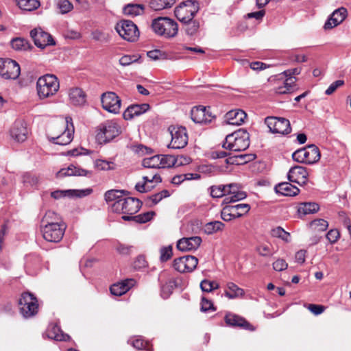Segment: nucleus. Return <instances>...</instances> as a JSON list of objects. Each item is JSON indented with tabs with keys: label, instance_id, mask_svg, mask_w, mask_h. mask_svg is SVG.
Listing matches in <instances>:
<instances>
[{
	"label": "nucleus",
	"instance_id": "a18cd8bd",
	"mask_svg": "<svg viewBox=\"0 0 351 351\" xmlns=\"http://www.w3.org/2000/svg\"><path fill=\"white\" fill-rule=\"evenodd\" d=\"M200 178V176L197 173H185L176 175L171 179V183L173 184H180L184 180H197Z\"/></svg>",
	"mask_w": 351,
	"mask_h": 351
},
{
	"label": "nucleus",
	"instance_id": "6e6d98bb",
	"mask_svg": "<svg viewBox=\"0 0 351 351\" xmlns=\"http://www.w3.org/2000/svg\"><path fill=\"white\" fill-rule=\"evenodd\" d=\"M186 25V32L188 35H194L199 28V23L198 21L192 19L189 22L183 23Z\"/></svg>",
	"mask_w": 351,
	"mask_h": 351
},
{
	"label": "nucleus",
	"instance_id": "58836bf2",
	"mask_svg": "<svg viewBox=\"0 0 351 351\" xmlns=\"http://www.w3.org/2000/svg\"><path fill=\"white\" fill-rule=\"evenodd\" d=\"M319 209V205L315 202H304L299 206L298 212L300 214L308 215L317 212Z\"/></svg>",
	"mask_w": 351,
	"mask_h": 351
},
{
	"label": "nucleus",
	"instance_id": "f704fd0d",
	"mask_svg": "<svg viewBox=\"0 0 351 351\" xmlns=\"http://www.w3.org/2000/svg\"><path fill=\"white\" fill-rule=\"evenodd\" d=\"M245 291L243 289L239 287L236 284L229 282L226 285L225 295L229 299L241 298L244 295Z\"/></svg>",
	"mask_w": 351,
	"mask_h": 351
},
{
	"label": "nucleus",
	"instance_id": "338daca9",
	"mask_svg": "<svg viewBox=\"0 0 351 351\" xmlns=\"http://www.w3.org/2000/svg\"><path fill=\"white\" fill-rule=\"evenodd\" d=\"M93 38L95 40L100 42H108V35L99 30H96L92 33Z\"/></svg>",
	"mask_w": 351,
	"mask_h": 351
},
{
	"label": "nucleus",
	"instance_id": "5fc2aeb1",
	"mask_svg": "<svg viewBox=\"0 0 351 351\" xmlns=\"http://www.w3.org/2000/svg\"><path fill=\"white\" fill-rule=\"evenodd\" d=\"M311 227L316 231L324 232L326 230L328 227L327 221L323 219H317L312 221L310 223Z\"/></svg>",
	"mask_w": 351,
	"mask_h": 351
},
{
	"label": "nucleus",
	"instance_id": "4d7b16f0",
	"mask_svg": "<svg viewBox=\"0 0 351 351\" xmlns=\"http://www.w3.org/2000/svg\"><path fill=\"white\" fill-rule=\"evenodd\" d=\"M131 344L134 348L137 350H145L146 351H152V346L149 345V342H144L143 339L141 338H137L135 340H133L131 342Z\"/></svg>",
	"mask_w": 351,
	"mask_h": 351
},
{
	"label": "nucleus",
	"instance_id": "e2e57ef3",
	"mask_svg": "<svg viewBox=\"0 0 351 351\" xmlns=\"http://www.w3.org/2000/svg\"><path fill=\"white\" fill-rule=\"evenodd\" d=\"M147 265V261L143 256H138L136 257L133 263L134 268L136 270L145 268Z\"/></svg>",
	"mask_w": 351,
	"mask_h": 351
},
{
	"label": "nucleus",
	"instance_id": "f03ea898",
	"mask_svg": "<svg viewBox=\"0 0 351 351\" xmlns=\"http://www.w3.org/2000/svg\"><path fill=\"white\" fill-rule=\"evenodd\" d=\"M60 88L58 77L52 74L40 77L36 82V90L38 97L44 99L53 96Z\"/></svg>",
	"mask_w": 351,
	"mask_h": 351
},
{
	"label": "nucleus",
	"instance_id": "5701e85b",
	"mask_svg": "<svg viewBox=\"0 0 351 351\" xmlns=\"http://www.w3.org/2000/svg\"><path fill=\"white\" fill-rule=\"evenodd\" d=\"M202 243L199 237H184L177 243V248L182 252L196 250Z\"/></svg>",
	"mask_w": 351,
	"mask_h": 351
},
{
	"label": "nucleus",
	"instance_id": "7ed1b4c3",
	"mask_svg": "<svg viewBox=\"0 0 351 351\" xmlns=\"http://www.w3.org/2000/svg\"><path fill=\"white\" fill-rule=\"evenodd\" d=\"M153 31L158 36L165 38H174L178 32V23L169 17H158L152 23Z\"/></svg>",
	"mask_w": 351,
	"mask_h": 351
},
{
	"label": "nucleus",
	"instance_id": "20e7f679",
	"mask_svg": "<svg viewBox=\"0 0 351 351\" xmlns=\"http://www.w3.org/2000/svg\"><path fill=\"white\" fill-rule=\"evenodd\" d=\"M142 203L136 198L123 197L111 204V210L114 213H123L125 215L132 216L141 208Z\"/></svg>",
	"mask_w": 351,
	"mask_h": 351
},
{
	"label": "nucleus",
	"instance_id": "412c9836",
	"mask_svg": "<svg viewBox=\"0 0 351 351\" xmlns=\"http://www.w3.org/2000/svg\"><path fill=\"white\" fill-rule=\"evenodd\" d=\"M308 177V172L304 167L295 166L291 167L287 174L288 180L291 182L298 183L300 185L306 183Z\"/></svg>",
	"mask_w": 351,
	"mask_h": 351
},
{
	"label": "nucleus",
	"instance_id": "393cba45",
	"mask_svg": "<svg viewBox=\"0 0 351 351\" xmlns=\"http://www.w3.org/2000/svg\"><path fill=\"white\" fill-rule=\"evenodd\" d=\"M91 189L77 190V189H68V190H57L51 193V196L54 199H60L61 197H82L89 195Z\"/></svg>",
	"mask_w": 351,
	"mask_h": 351
},
{
	"label": "nucleus",
	"instance_id": "79ce46f5",
	"mask_svg": "<svg viewBox=\"0 0 351 351\" xmlns=\"http://www.w3.org/2000/svg\"><path fill=\"white\" fill-rule=\"evenodd\" d=\"M123 193V191L119 190L108 191L104 195L105 199L108 204H110L111 205L112 203H116L119 199H123L124 197Z\"/></svg>",
	"mask_w": 351,
	"mask_h": 351
},
{
	"label": "nucleus",
	"instance_id": "4468645a",
	"mask_svg": "<svg viewBox=\"0 0 351 351\" xmlns=\"http://www.w3.org/2000/svg\"><path fill=\"white\" fill-rule=\"evenodd\" d=\"M265 122L273 133L285 135L291 131L290 122L285 118L270 117H267Z\"/></svg>",
	"mask_w": 351,
	"mask_h": 351
},
{
	"label": "nucleus",
	"instance_id": "2f4dec72",
	"mask_svg": "<svg viewBox=\"0 0 351 351\" xmlns=\"http://www.w3.org/2000/svg\"><path fill=\"white\" fill-rule=\"evenodd\" d=\"M276 193L283 196H295L300 192V189L289 182H282L275 186Z\"/></svg>",
	"mask_w": 351,
	"mask_h": 351
},
{
	"label": "nucleus",
	"instance_id": "e433bc0d",
	"mask_svg": "<svg viewBox=\"0 0 351 351\" xmlns=\"http://www.w3.org/2000/svg\"><path fill=\"white\" fill-rule=\"evenodd\" d=\"M155 215L154 212H147L143 214H140L136 216H128V215H123L122 219L125 221H131L133 220L136 223H144L149 221H150L154 215Z\"/></svg>",
	"mask_w": 351,
	"mask_h": 351
},
{
	"label": "nucleus",
	"instance_id": "0e129e2a",
	"mask_svg": "<svg viewBox=\"0 0 351 351\" xmlns=\"http://www.w3.org/2000/svg\"><path fill=\"white\" fill-rule=\"evenodd\" d=\"M288 267V264L287 262L282 258L277 259L274 263H273V268L276 271H282L285 269H286Z\"/></svg>",
	"mask_w": 351,
	"mask_h": 351
},
{
	"label": "nucleus",
	"instance_id": "7c9ffc66",
	"mask_svg": "<svg viewBox=\"0 0 351 351\" xmlns=\"http://www.w3.org/2000/svg\"><path fill=\"white\" fill-rule=\"evenodd\" d=\"M225 322L227 325L230 326H238L252 330L250 328V324L245 319L233 313H227L225 316Z\"/></svg>",
	"mask_w": 351,
	"mask_h": 351
},
{
	"label": "nucleus",
	"instance_id": "72a5a7b5",
	"mask_svg": "<svg viewBox=\"0 0 351 351\" xmlns=\"http://www.w3.org/2000/svg\"><path fill=\"white\" fill-rule=\"evenodd\" d=\"M176 0H149V8L154 11H162L171 8L176 3Z\"/></svg>",
	"mask_w": 351,
	"mask_h": 351
},
{
	"label": "nucleus",
	"instance_id": "09e8293b",
	"mask_svg": "<svg viewBox=\"0 0 351 351\" xmlns=\"http://www.w3.org/2000/svg\"><path fill=\"white\" fill-rule=\"evenodd\" d=\"M21 178L22 182L26 186H35L38 182V177L31 173H24Z\"/></svg>",
	"mask_w": 351,
	"mask_h": 351
},
{
	"label": "nucleus",
	"instance_id": "a878e982",
	"mask_svg": "<svg viewBox=\"0 0 351 351\" xmlns=\"http://www.w3.org/2000/svg\"><path fill=\"white\" fill-rule=\"evenodd\" d=\"M149 109V105L148 104H132L123 112V116L125 120H130L134 117L146 112Z\"/></svg>",
	"mask_w": 351,
	"mask_h": 351
},
{
	"label": "nucleus",
	"instance_id": "a19ab883",
	"mask_svg": "<svg viewBox=\"0 0 351 351\" xmlns=\"http://www.w3.org/2000/svg\"><path fill=\"white\" fill-rule=\"evenodd\" d=\"M124 14L126 15L136 16L144 12V7L141 4H128L123 8Z\"/></svg>",
	"mask_w": 351,
	"mask_h": 351
},
{
	"label": "nucleus",
	"instance_id": "1a4fd4ad",
	"mask_svg": "<svg viewBox=\"0 0 351 351\" xmlns=\"http://www.w3.org/2000/svg\"><path fill=\"white\" fill-rule=\"evenodd\" d=\"M115 29L121 38L129 42L136 40L139 36V31L137 26L129 20L119 21L117 23Z\"/></svg>",
	"mask_w": 351,
	"mask_h": 351
},
{
	"label": "nucleus",
	"instance_id": "473e14b6",
	"mask_svg": "<svg viewBox=\"0 0 351 351\" xmlns=\"http://www.w3.org/2000/svg\"><path fill=\"white\" fill-rule=\"evenodd\" d=\"M47 336L49 338L56 341H67L70 339L69 335L64 333L57 324L49 326L47 330Z\"/></svg>",
	"mask_w": 351,
	"mask_h": 351
},
{
	"label": "nucleus",
	"instance_id": "4be33fe9",
	"mask_svg": "<svg viewBox=\"0 0 351 351\" xmlns=\"http://www.w3.org/2000/svg\"><path fill=\"white\" fill-rule=\"evenodd\" d=\"M191 117L195 123L200 124L210 123L213 119L211 114L208 113L206 108L204 106L193 108L191 111Z\"/></svg>",
	"mask_w": 351,
	"mask_h": 351
},
{
	"label": "nucleus",
	"instance_id": "37998d69",
	"mask_svg": "<svg viewBox=\"0 0 351 351\" xmlns=\"http://www.w3.org/2000/svg\"><path fill=\"white\" fill-rule=\"evenodd\" d=\"M19 7L25 11H32L40 6V2L38 0H18Z\"/></svg>",
	"mask_w": 351,
	"mask_h": 351
},
{
	"label": "nucleus",
	"instance_id": "b1692460",
	"mask_svg": "<svg viewBox=\"0 0 351 351\" xmlns=\"http://www.w3.org/2000/svg\"><path fill=\"white\" fill-rule=\"evenodd\" d=\"M92 175L93 172L91 171H88L74 165H70L67 168L61 169L57 173L58 178H62L64 176H85L90 178Z\"/></svg>",
	"mask_w": 351,
	"mask_h": 351
},
{
	"label": "nucleus",
	"instance_id": "bb28decb",
	"mask_svg": "<svg viewBox=\"0 0 351 351\" xmlns=\"http://www.w3.org/2000/svg\"><path fill=\"white\" fill-rule=\"evenodd\" d=\"M247 114L242 110L234 109L226 114V121L228 125H240L244 123Z\"/></svg>",
	"mask_w": 351,
	"mask_h": 351
},
{
	"label": "nucleus",
	"instance_id": "39448f33",
	"mask_svg": "<svg viewBox=\"0 0 351 351\" xmlns=\"http://www.w3.org/2000/svg\"><path fill=\"white\" fill-rule=\"evenodd\" d=\"M199 9V3L197 1L187 0L176 7L174 14L181 23H186L194 19Z\"/></svg>",
	"mask_w": 351,
	"mask_h": 351
},
{
	"label": "nucleus",
	"instance_id": "6e6552de",
	"mask_svg": "<svg viewBox=\"0 0 351 351\" xmlns=\"http://www.w3.org/2000/svg\"><path fill=\"white\" fill-rule=\"evenodd\" d=\"M171 136L168 145L171 149H182L188 144L189 136L186 129L182 126L171 125L168 128Z\"/></svg>",
	"mask_w": 351,
	"mask_h": 351
},
{
	"label": "nucleus",
	"instance_id": "774afa93",
	"mask_svg": "<svg viewBox=\"0 0 351 351\" xmlns=\"http://www.w3.org/2000/svg\"><path fill=\"white\" fill-rule=\"evenodd\" d=\"M344 84V81L341 80H337L332 82L328 88L326 90L325 93L327 95H330L332 94L337 88L343 86Z\"/></svg>",
	"mask_w": 351,
	"mask_h": 351
},
{
	"label": "nucleus",
	"instance_id": "f257e3e1",
	"mask_svg": "<svg viewBox=\"0 0 351 351\" xmlns=\"http://www.w3.org/2000/svg\"><path fill=\"white\" fill-rule=\"evenodd\" d=\"M250 146V134L243 129H240L226 136L223 148L231 152H242Z\"/></svg>",
	"mask_w": 351,
	"mask_h": 351
},
{
	"label": "nucleus",
	"instance_id": "cd10ccee",
	"mask_svg": "<svg viewBox=\"0 0 351 351\" xmlns=\"http://www.w3.org/2000/svg\"><path fill=\"white\" fill-rule=\"evenodd\" d=\"M69 102L73 106H82L86 102V95L84 90L78 87H73L68 91Z\"/></svg>",
	"mask_w": 351,
	"mask_h": 351
},
{
	"label": "nucleus",
	"instance_id": "69168bd1",
	"mask_svg": "<svg viewBox=\"0 0 351 351\" xmlns=\"http://www.w3.org/2000/svg\"><path fill=\"white\" fill-rule=\"evenodd\" d=\"M172 256V248L171 246L162 247L160 250V260L162 262L167 261Z\"/></svg>",
	"mask_w": 351,
	"mask_h": 351
},
{
	"label": "nucleus",
	"instance_id": "8fccbe9b",
	"mask_svg": "<svg viewBox=\"0 0 351 351\" xmlns=\"http://www.w3.org/2000/svg\"><path fill=\"white\" fill-rule=\"evenodd\" d=\"M159 160H161L160 168L171 167L176 165L178 161L172 155H159Z\"/></svg>",
	"mask_w": 351,
	"mask_h": 351
},
{
	"label": "nucleus",
	"instance_id": "864d4df0",
	"mask_svg": "<svg viewBox=\"0 0 351 351\" xmlns=\"http://www.w3.org/2000/svg\"><path fill=\"white\" fill-rule=\"evenodd\" d=\"M271 234L273 237L280 238L286 242L290 241V234L280 226L272 229Z\"/></svg>",
	"mask_w": 351,
	"mask_h": 351
},
{
	"label": "nucleus",
	"instance_id": "3c124183",
	"mask_svg": "<svg viewBox=\"0 0 351 351\" xmlns=\"http://www.w3.org/2000/svg\"><path fill=\"white\" fill-rule=\"evenodd\" d=\"M256 250L262 256H271L274 254L273 247L269 243L259 244L256 247Z\"/></svg>",
	"mask_w": 351,
	"mask_h": 351
},
{
	"label": "nucleus",
	"instance_id": "6ab92c4d",
	"mask_svg": "<svg viewBox=\"0 0 351 351\" xmlns=\"http://www.w3.org/2000/svg\"><path fill=\"white\" fill-rule=\"evenodd\" d=\"M71 121L72 119L71 117L66 118V128L60 135L56 137H51L50 141L52 143L60 145H66L72 141L74 128Z\"/></svg>",
	"mask_w": 351,
	"mask_h": 351
},
{
	"label": "nucleus",
	"instance_id": "2eb2a0df",
	"mask_svg": "<svg viewBox=\"0 0 351 351\" xmlns=\"http://www.w3.org/2000/svg\"><path fill=\"white\" fill-rule=\"evenodd\" d=\"M102 107L106 111L117 114L119 112L121 105V100L118 95L113 92L103 93L101 97Z\"/></svg>",
	"mask_w": 351,
	"mask_h": 351
},
{
	"label": "nucleus",
	"instance_id": "f3484780",
	"mask_svg": "<svg viewBox=\"0 0 351 351\" xmlns=\"http://www.w3.org/2000/svg\"><path fill=\"white\" fill-rule=\"evenodd\" d=\"M30 36L36 47L45 49L47 46L55 45L52 36L40 27L34 28L30 32Z\"/></svg>",
	"mask_w": 351,
	"mask_h": 351
},
{
	"label": "nucleus",
	"instance_id": "c9c22d12",
	"mask_svg": "<svg viewBox=\"0 0 351 351\" xmlns=\"http://www.w3.org/2000/svg\"><path fill=\"white\" fill-rule=\"evenodd\" d=\"M255 159L254 154H239L229 156L226 159V162L230 165H239L247 163Z\"/></svg>",
	"mask_w": 351,
	"mask_h": 351
},
{
	"label": "nucleus",
	"instance_id": "680f3d73",
	"mask_svg": "<svg viewBox=\"0 0 351 351\" xmlns=\"http://www.w3.org/2000/svg\"><path fill=\"white\" fill-rule=\"evenodd\" d=\"M332 14L337 19V23H341L347 16V10L344 8H341L335 10Z\"/></svg>",
	"mask_w": 351,
	"mask_h": 351
},
{
	"label": "nucleus",
	"instance_id": "a211bd4d",
	"mask_svg": "<svg viewBox=\"0 0 351 351\" xmlns=\"http://www.w3.org/2000/svg\"><path fill=\"white\" fill-rule=\"evenodd\" d=\"M226 197L223 199V204H229L244 199L247 197L245 191L241 189V186L236 183L228 184L226 186Z\"/></svg>",
	"mask_w": 351,
	"mask_h": 351
},
{
	"label": "nucleus",
	"instance_id": "c85d7f7f",
	"mask_svg": "<svg viewBox=\"0 0 351 351\" xmlns=\"http://www.w3.org/2000/svg\"><path fill=\"white\" fill-rule=\"evenodd\" d=\"M134 285V280L133 279H126L112 285L110 288V291L112 295L121 296L128 291Z\"/></svg>",
	"mask_w": 351,
	"mask_h": 351
},
{
	"label": "nucleus",
	"instance_id": "f8f14e48",
	"mask_svg": "<svg viewBox=\"0 0 351 351\" xmlns=\"http://www.w3.org/2000/svg\"><path fill=\"white\" fill-rule=\"evenodd\" d=\"M21 73L19 64L12 59L0 58V75L5 80H16Z\"/></svg>",
	"mask_w": 351,
	"mask_h": 351
},
{
	"label": "nucleus",
	"instance_id": "c756f323",
	"mask_svg": "<svg viewBox=\"0 0 351 351\" xmlns=\"http://www.w3.org/2000/svg\"><path fill=\"white\" fill-rule=\"evenodd\" d=\"M143 182H138L135 186V189L141 193H145L154 187L152 184L155 182H160L161 181L160 177L156 174L150 176H145L143 177Z\"/></svg>",
	"mask_w": 351,
	"mask_h": 351
},
{
	"label": "nucleus",
	"instance_id": "c03bdc74",
	"mask_svg": "<svg viewBox=\"0 0 351 351\" xmlns=\"http://www.w3.org/2000/svg\"><path fill=\"white\" fill-rule=\"evenodd\" d=\"M11 46L16 51H27L31 47L27 40L21 38H13L11 40Z\"/></svg>",
	"mask_w": 351,
	"mask_h": 351
},
{
	"label": "nucleus",
	"instance_id": "dca6fc26",
	"mask_svg": "<svg viewBox=\"0 0 351 351\" xmlns=\"http://www.w3.org/2000/svg\"><path fill=\"white\" fill-rule=\"evenodd\" d=\"M198 260L196 257L191 255L183 256L176 258L173 261V268L180 272H191L197 267Z\"/></svg>",
	"mask_w": 351,
	"mask_h": 351
},
{
	"label": "nucleus",
	"instance_id": "ddd939ff",
	"mask_svg": "<svg viewBox=\"0 0 351 351\" xmlns=\"http://www.w3.org/2000/svg\"><path fill=\"white\" fill-rule=\"evenodd\" d=\"M120 133V128L114 121H107L99 126L97 134L98 140L104 143L109 142Z\"/></svg>",
	"mask_w": 351,
	"mask_h": 351
},
{
	"label": "nucleus",
	"instance_id": "052dcab7",
	"mask_svg": "<svg viewBox=\"0 0 351 351\" xmlns=\"http://www.w3.org/2000/svg\"><path fill=\"white\" fill-rule=\"evenodd\" d=\"M58 6L62 14H66L70 12L73 6L69 0H58Z\"/></svg>",
	"mask_w": 351,
	"mask_h": 351
},
{
	"label": "nucleus",
	"instance_id": "ea45409f",
	"mask_svg": "<svg viewBox=\"0 0 351 351\" xmlns=\"http://www.w3.org/2000/svg\"><path fill=\"white\" fill-rule=\"evenodd\" d=\"M227 184L213 185L208 188V191L213 198H220L226 197Z\"/></svg>",
	"mask_w": 351,
	"mask_h": 351
},
{
	"label": "nucleus",
	"instance_id": "bf43d9fd",
	"mask_svg": "<svg viewBox=\"0 0 351 351\" xmlns=\"http://www.w3.org/2000/svg\"><path fill=\"white\" fill-rule=\"evenodd\" d=\"M114 164L112 162H109L104 160H97L95 161V167L98 170L108 171L114 169Z\"/></svg>",
	"mask_w": 351,
	"mask_h": 351
},
{
	"label": "nucleus",
	"instance_id": "9b49d317",
	"mask_svg": "<svg viewBox=\"0 0 351 351\" xmlns=\"http://www.w3.org/2000/svg\"><path fill=\"white\" fill-rule=\"evenodd\" d=\"M66 227L64 223L43 225L41 227L43 237L47 241L58 243L62 240Z\"/></svg>",
	"mask_w": 351,
	"mask_h": 351
},
{
	"label": "nucleus",
	"instance_id": "9d476101",
	"mask_svg": "<svg viewBox=\"0 0 351 351\" xmlns=\"http://www.w3.org/2000/svg\"><path fill=\"white\" fill-rule=\"evenodd\" d=\"M250 208L251 206L248 204H226L221 210V216L223 221H230L246 215Z\"/></svg>",
	"mask_w": 351,
	"mask_h": 351
},
{
	"label": "nucleus",
	"instance_id": "4c0bfd02",
	"mask_svg": "<svg viewBox=\"0 0 351 351\" xmlns=\"http://www.w3.org/2000/svg\"><path fill=\"white\" fill-rule=\"evenodd\" d=\"M62 223L63 222L57 213L52 210H48L43 217L41 221V227H43V225L58 224Z\"/></svg>",
	"mask_w": 351,
	"mask_h": 351
},
{
	"label": "nucleus",
	"instance_id": "13d9d810",
	"mask_svg": "<svg viewBox=\"0 0 351 351\" xmlns=\"http://www.w3.org/2000/svg\"><path fill=\"white\" fill-rule=\"evenodd\" d=\"M140 59L138 55H125L119 59V64L123 66H127L136 62Z\"/></svg>",
	"mask_w": 351,
	"mask_h": 351
},
{
	"label": "nucleus",
	"instance_id": "0eeeda50",
	"mask_svg": "<svg viewBox=\"0 0 351 351\" xmlns=\"http://www.w3.org/2000/svg\"><path fill=\"white\" fill-rule=\"evenodd\" d=\"M19 306L21 315L25 318L32 317L38 313V300L34 294L29 292H25L21 294Z\"/></svg>",
	"mask_w": 351,
	"mask_h": 351
},
{
	"label": "nucleus",
	"instance_id": "603ef678",
	"mask_svg": "<svg viewBox=\"0 0 351 351\" xmlns=\"http://www.w3.org/2000/svg\"><path fill=\"white\" fill-rule=\"evenodd\" d=\"M219 287V285L216 281H210L208 280H203L200 283V288L204 292H211L215 289H217Z\"/></svg>",
	"mask_w": 351,
	"mask_h": 351
},
{
	"label": "nucleus",
	"instance_id": "de8ad7c7",
	"mask_svg": "<svg viewBox=\"0 0 351 351\" xmlns=\"http://www.w3.org/2000/svg\"><path fill=\"white\" fill-rule=\"evenodd\" d=\"M224 224L219 221H211L207 223L204 226V232L208 234H213L219 230H222Z\"/></svg>",
	"mask_w": 351,
	"mask_h": 351
},
{
	"label": "nucleus",
	"instance_id": "423d86ee",
	"mask_svg": "<svg viewBox=\"0 0 351 351\" xmlns=\"http://www.w3.org/2000/svg\"><path fill=\"white\" fill-rule=\"evenodd\" d=\"M292 158L300 163L313 164L320 159L319 148L312 144L294 152Z\"/></svg>",
	"mask_w": 351,
	"mask_h": 351
},
{
	"label": "nucleus",
	"instance_id": "49530a36",
	"mask_svg": "<svg viewBox=\"0 0 351 351\" xmlns=\"http://www.w3.org/2000/svg\"><path fill=\"white\" fill-rule=\"evenodd\" d=\"M161 160H159V155L145 158L143 160L142 165L145 168L160 169Z\"/></svg>",
	"mask_w": 351,
	"mask_h": 351
},
{
	"label": "nucleus",
	"instance_id": "aec40b11",
	"mask_svg": "<svg viewBox=\"0 0 351 351\" xmlns=\"http://www.w3.org/2000/svg\"><path fill=\"white\" fill-rule=\"evenodd\" d=\"M10 136L15 141L19 143L25 141L28 135L26 123L21 120L15 121L10 129Z\"/></svg>",
	"mask_w": 351,
	"mask_h": 351
}]
</instances>
